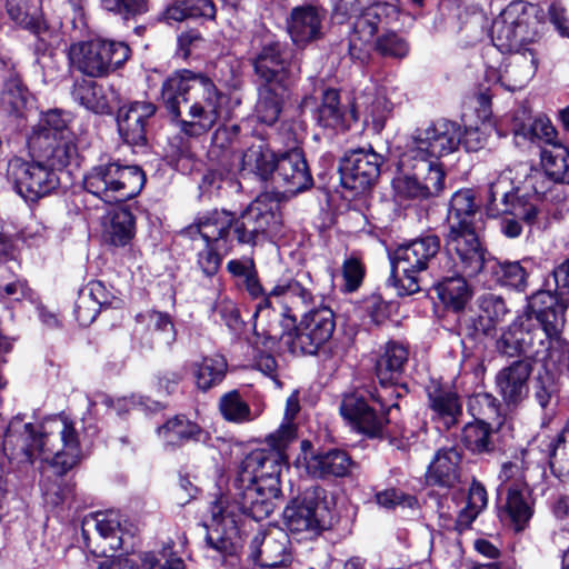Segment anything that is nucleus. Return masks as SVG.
<instances>
[{"mask_svg":"<svg viewBox=\"0 0 569 569\" xmlns=\"http://www.w3.org/2000/svg\"><path fill=\"white\" fill-rule=\"evenodd\" d=\"M244 288L247 292L250 295L251 298L257 299L261 298V301L256 307L254 318H256V325L254 327L258 328L259 323L262 322L264 316L270 315V298L269 293L264 295V290L262 288V284L260 283L257 271H253L252 274L247 277L243 280Z\"/></svg>","mask_w":569,"mask_h":569,"instance_id":"obj_59","label":"nucleus"},{"mask_svg":"<svg viewBox=\"0 0 569 569\" xmlns=\"http://www.w3.org/2000/svg\"><path fill=\"white\" fill-rule=\"evenodd\" d=\"M367 389H356L342 396L339 412L349 427L369 438L383 435L389 418L369 398Z\"/></svg>","mask_w":569,"mask_h":569,"instance_id":"obj_13","label":"nucleus"},{"mask_svg":"<svg viewBox=\"0 0 569 569\" xmlns=\"http://www.w3.org/2000/svg\"><path fill=\"white\" fill-rule=\"evenodd\" d=\"M27 104V90L17 76H11L0 94V109L9 114H21Z\"/></svg>","mask_w":569,"mask_h":569,"instance_id":"obj_54","label":"nucleus"},{"mask_svg":"<svg viewBox=\"0 0 569 569\" xmlns=\"http://www.w3.org/2000/svg\"><path fill=\"white\" fill-rule=\"evenodd\" d=\"M491 435V428L487 422L476 420L465 426L462 441L468 449L476 453L490 452L493 450Z\"/></svg>","mask_w":569,"mask_h":569,"instance_id":"obj_52","label":"nucleus"},{"mask_svg":"<svg viewBox=\"0 0 569 569\" xmlns=\"http://www.w3.org/2000/svg\"><path fill=\"white\" fill-rule=\"evenodd\" d=\"M6 12L12 22L34 34L46 30L40 0H6Z\"/></svg>","mask_w":569,"mask_h":569,"instance_id":"obj_40","label":"nucleus"},{"mask_svg":"<svg viewBox=\"0 0 569 569\" xmlns=\"http://www.w3.org/2000/svg\"><path fill=\"white\" fill-rule=\"evenodd\" d=\"M112 91L93 81L82 80L77 82L72 90V97L86 109L94 113H108L111 110Z\"/></svg>","mask_w":569,"mask_h":569,"instance_id":"obj_42","label":"nucleus"},{"mask_svg":"<svg viewBox=\"0 0 569 569\" xmlns=\"http://www.w3.org/2000/svg\"><path fill=\"white\" fill-rule=\"evenodd\" d=\"M316 119L320 127L331 132H345L358 120L356 107L348 110L340 103L339 93L335 89H328L322 96V101L317 108Z\"/></svg>","mask_w":569,"mask_h":569,"instance_id":"obj_30","label":"nucleus"},{"mask_svg":"<svg viewBox=\"0 0 569 569\" xmlns=\"http://www.w3.org/2000/svg\"><path fill=\"white\" fill-rule=\"evenodd\" d=\"M233 227V214L226 210H212L200 214L194 223L188 226L182 233L196 239L199 236L204 243H213L224 239Z\"/></svg>","mask_w":569,"mask_h":569,"instance_id":"obj_33","label":"nucleus"},{"mask_svg":"<svg viewBox=\"0 0 569 569\" xmlns=\"http://www.w3.org/2000/svg\"><path fill=\"white\" fill-rule=\"evenodd\" d=\"M269 297L283 298L292 303L308 305L311 301V292L295 279H281L269 292Z\"/></svg>","mask_w":569,"mask_h":569,"instance_id":"obj_55","label":"nucleus"},{"mask_svg":"<svg viewBox=\"0 0 569 569\" xmlns=\"http://www.w3.org/2000/svg\"><path fill=\"white\" fill-rule=\"evenodd\" d=\"M448 273L451 274L446 276L437 286L438 296L446 306L460 311L471 298V290L466 280L469 277L453 272L451 267H448Z\"/></svg>","mask_w":569,"mask_h":569,"instance_id":"obj_43","label":"nucleus"},{"mask_svg":"<svg viewBox=\"0 0 569 569\" xmlns=\"http://www.w3.org/2000/svg\"><path fill=\"white\" fill-rule=\"evenodd\" d=\"M392 186L396 196L400 199L425 200L435 197L429 191V189H433V183L430 182V186L426 187L409 169L401 168L400 173L393 179Z\"/></svg>","mask_w":569,"mask_h":569,"instance_id":"obj_50","label":"nucleus"},{"mask_svg":"<svg viewBox=\"0 0 569 569\" xmlns=\"http://www.w3.org/2000/svg\"><path fill=\"white\" fill-rule=\"evenodd\" d=\"M251 62L256 74L264 83L282 90L300 73V63L291 50L271 33L253 37Z\"/></svg>","mask_w":569,"mask_h":569,"instance_id":"obj_6","label":"nucleus"},{"mask_svg":"<svg viewBox=\"0 0 569 569\" xmlns=\"http://www.w3.org/2000/svg\"><path fill=\"white\" fill-rule=\"evenodd\" d=\"M326 18L323 9L306 6L295 8L290 16L288 30L297 46H305L322 34V22Z\"/></svg>","mask_w":569,"mask_h":569,"instance_id":"obj_31","label":"nucleus"},{"mask_svg":"<svg viewBox=\"0 0 569 569\" xmlns=\"http://www.w3.org/2000/svg\"><path fill=\"white\" fill-rule=\"evenodd\" d=\"M546 174L555 182L569 183V150L563 144L543 147L540 153Z\"/></svg>","mask_w":569,"mask_h":569,"instance_id":"obj_47","label":"nucleus"},{"mask_svg":"<svg viewBox=\"0 0 569 569\" xmlns=\"http://www.w3.org/2000/svg\"><path fill=\"white\" fill-rule=\"evenodd\" d=\"M157 107L149 101H134L118 110V131L124 142L140 146L146 142V121L154 116Z\"/></svg>","mask_w":569,"mask_h":569,"instance_id":"obj_25","label":"nucleus"},{"mask_svg":"<svg viewBox=\"0 0 569 569\" xmlns=\"http://www.w3.org/2000/svg\"><path fill=\"white\" fill-rule=\"evenodd\" d=\"M158 435L167 446L180 447L188 442H204L209 436L198 423L183 415H177L158 428Z\"/></svg>","mask_w":569,"mask_h":569,"instance_id":"obj_34","label":"nucleus"},{"mask_svg":"<svg viewBox=\"0 0 569 569\" xmlns=\"http://www.w3.org/2000/svg\"><path fill=\"white\" fill-rule=\"evenodd\" d=\"M431 420L439 429L449 430L462 416V401L458 393L448 387L433 385L427 390Z\"/></svg>","mask_w":569,"mask_h":569,"instance_id":"obj_26","label":"nucleus"},{"mask_svg":"<svg viewBox=\"0 0 569 569\" xmlns=\"http://www.w3.org/2000/svg\"><path fill=\"white\" fill-rule=\"evenodd\" d=\"M408 356V349L403 345L388 342L376 365L379 383H392L393 380H398L403 372Z\"/></svg>","mask_w":569,"mask_h":569,"instance_id":"obj_41","label":"nucleus"},{"mask_svg":"<svg viewBox=\"0 0 569 569\" xmlns=\"http://www.w3.org/2000/svg\"><path fill=\"white\" fill-rule=\"evenodd\" d=\"M397 381L398 380H393L392 383H380V387L375 388V391H370L369 395L370 400L377 403L380 411L383 412L387 418L392 409L399 408L396 399L401 397V388L397 387Z\"/></svg>","mask_w":569,"mask_h":569,"instance_id":"obj_58","label":"nucleus"},{"mask_svg":"<svg viewBox=\"0 0 569 569\" xmlns=\"http://www.w3.org/2000/svg\"><path fill=\"white\" fill-rule=\"evenodd\" d=\"M69 114L50 110L43 114L28 139L29 151L57 166H68L77 154L74 136L68 128Z\"/></svg>","mask_w":569,"mask_h":569,"instance_id":"obj_7","label":"nucleus"},{"mask_svg":"<svg viewBox=\"0 0 569 569\" xmlns=\"http://www.w3.org/2000/svg\"><path fill=\"white\" fill-rule=\"evenodd\" d=\"M493 126L490 121H483L481 127H466L461 130V144L467 151H478L485 147Z\"/></svg>","mask_w":569,"mask_h":569,"instance_id":"obj_61","label":"nucleus"},{"mask_svg":"<svg viewBox=\"0 0 569 569\" xmlns=\"http://www.w3.org/2000/svg\"><path fill=\"white\" fill-rule=\"evenodd\" d=\"M538 60L531 49L513 50L498 67H488L486 79L508 91L521 90L533 78Z\"/></svg>","mask_w":569,"mask_h":569,"instance_id":"obj_16","label":"nucleus"},{"mask_svg":"<svg viewBox=\"0 0 569 569\" xmlns=\"http://www.w3.org/2000/svg\"><path fill=\"white\" fill-rule=\"evenodd\" d=\"M30 154V160L16 157L8 162L7 179L24 200L37 201L59 186L57 171L66 166H56L53 159Z\"/></svg>","mask_w":569,"mask_h":569,"instance_id":"obj_8","label":"nucleus"},{"mask_svg":"<svg viewBox=\"0 0 569 569\" xmlns=\"http://www.w3.org/2000/svg\"><path fill=\"white\" fill-rule=\"evenodd\" d=\"M286 460V455L269 448L256 449L248 453L242 460L239 473L248 482L253 478L256 482H263L269 486V481L276 482L274 487L280 488L281 467Z\"/></svg>","mask_w":569,"mask_h":569,"instance_id":"obj_23","label":"nucleus"},{"mask_svg":"<svg viewBox=\"0 0 569 569\" xmlns=\"http://www.w3.org/2000/svg\"><path fill=\"white\" fill-rule=\"evenodd\" d=\"M319 493V488H309L284 508L283 523L292 535L308 539L319 536L326 528Z\"/></svg>","mask_w":569,"mask_h":569,"instance_id":"obj_15","label":"nucleus"},{"mask_svg":"<svg viewBox=\"0 0 569 569\" xmlns=\"http://www.w3.org/2000/svg\"><path fill=\"white\" fill-rule=\"evenodd\" d=\"M440 250V239L428 234L399 246L391 254V283L399 295L420 290V273L426 271Z\"/></svg>","mask_w":569,"mask_h":569,"instance_id":"obj_5","label":"nucleus"},{"mask_svg":"<svg viewBox=\"0 0 569 569\" xmlns=\"http://www.w3.org/2000/svg\"><path fill=\"white\" fill-rule=\"evenodd\" d=\"M146 317L149 330L151 332L158 333V339L160 342L164 345H171L174 341V327L167 313L149 311Z\"/></svg>","mask_w":569,"mask_h":569,"instance_id":"obj_60","label":"nucleus"},{"mask_svg":"<svg viewBox=\"0 0 569 569\" xmlns=\"http://www.w3.org/2000/svg\"><path fill=\"white\" fill-rule=\"evenodd\" d=\"M486 267H489L497 281L502 286H508L517 290H523L527 286L528 273L520 262H497L495 260H488Z\"/></svg>","mask_w":569,"mask_h":569,"instance_id":"obj_53","label":"nucleus"},{"mask_svg":"<svg viewBox=\"0 0 569 569\" xmlns=\"http://www.w3.org/2000/svg\"><path fill=\"white\" fill-rule=\"evenodd\" d=\"M233 231L241 243H253L256 238L261 234L258 229L257 213H253L251 203L239 218H233Z\"/></svg>","mask_w":569,"mask_h":569,"instance_id":"obj_57","label":"nucleus"},{"mask_svg":"<svg viewBox=\"0 0 569 569\" xmlns=\"http://www.w3.org/2000/svg\"><path fill=\"white\" fill-rule=\"evenodd\" d=\"M218 408L226 421L238 425L251 422L259 416V413L252 412L250 406L237 390L223 393L219 399Z\"/></svg>","mask_w":569,"mask_h":569,"instance_id":"obj_48","label":"nucleus"},{"mask_svg":"<svg viewBox=\"0 0 569 569\" xmlns=\"http://www.w3.org/2000/svg\"><path fill=\"white\" fill-rule=\"evenodd\" d=\"M532 366L526 360H516L496 376V388L508 408H517L529 393L528 381Z\"/></svg>","mask_w":569,"mask_h":569,"instance_id":"obj_21","label":"nucleus"},{"mask_svg":"<svg viewBox=\"0 0 569 569\" xmlns=\"http://www.w3.org/2000/svg\"><path fill=\"white\" fill-rule=\"evenodd\" d=\"M272 181L288 196L309 189L313 180L302 151L292 149L281 154L277 160Z\"/></svg>","mask_w":569,"mask_h":569,"instance_id":"obj_20","label":"nucleus"},{"mask_svg":"<svg viewBox=\"0 0 569 569\" xmlns=\"http://www.w3.org/2000/svg\"><path fill=\"white\" fill-rule=\"evenodd\" d=\"M228 363L221 355L204 356L191 365L196 386L201 391H208L220 385L227 373Z\"/></svg>","mask_w":569,"mask_h":569,"instance_id":"obj_38","label":"nucleus"},{"mask_svg":"<svg viewBox=\"0 0 569 569\" xmlns=\"http://www.w3.org/2000/svg\"><path fill=\"white\" fill-rule=\"evenodd\" d=\"M370 0H339L335 7V17L341 18L357 16L353 24V33L350 38V51L360 44L370 43L373 40L383 19L395 12V8L388 3H375L369 6Z\"/></svg>","mask_w":569,"mask_h":569,"instance_id":"obj_14","label":"nucleus"},{"mask_svg":"<svg viewBox=\"0 0 569 569\" xmlns=\"http://www.w3.org/2000/svg\"><path fill=\"white\" fill-rule=\"evenodd\" d=\"M549 326H543L531 318V328L529 331L526 357L536 360H551L561 362L565 360L566 341L561 338L562 330H549Z\"/></svg>","mask_w":569,"mask_h":569,"instance_id":"obj_24","label":"nucleus"},{"mask_svg":"<svg viewBox=\"0 0 569 569\" xmlns=\"http://www.w3.org/2000/svg\"><path fill=\"white\" fill-rule=\"evenodd\" d=\"M23 455L32 463L37 459L49 462L58 475H64L81 459V446L74 422L57 416L42 423L37 432L31 423L24 425Z\"/></svg>","mask_w":569,"mask_h":569,"instance_id":"obj_2","label":"nucleus"},{"mask_svg":"<svg viewBox=\"0 0 569 569\" xmlns=\"http://www.w3.org/2000/svg\"><path fill=\"white\" fill-rule=\"evenodd\" d=\"M400 166L412 171L413 176H417L426 187H429L430 182L433 183V189H429V191L435 197L442 191L445 170L438 160L427 157L412 158L409 156V149H406Z\"/></svg>","mask_w":569,"mask_h":569,"instance_id":"obj_37","label":"nucleus"},{"mask_svg":"<svg viewBox=\"0 0 569 569\" xmlns=\"http://www.w3.org/2000/svg\"><path fill=\"white\" fill-rule=\"evenodd\" d=\"M272 480L269 486L263 482H256L249 478L248 482L238 472L234 481V498L239 509L257 521L268 518L274 509V499L279 497L280 488L274 487Z\"/></svg>","mask_w":569,"mask_h":569,"instance_id":"obj_18","label":"nucleus"},{"mask_svg":"<svg viewBox=\"0 0 569 569\" xmlns=\"http://www.w3.org/2000/svg\"><path fill=\"white\" fill-rule=\"evenodd\" d=\"M376 49L383 57L402 59L409 53L410 47L402 36L389 31L377 38Z\"/></svg>","mask_w":569,"mask_h":569,"instance_id":"obj_56","label":"nucleus"},{"mask_svg":"<svg viewBox=\"0 0 569 569\" xmlns=\"http://www.w3.org/2000/svg\"><path fill=\"white\" fill-rule=\"evenodd\" d=\"M381 163L382 157L372 149L346 153L339 168L342 186L356 192L367 190L379 177Z\"/></svg>","mask_w":569,"mask_h":569,"instance_id":"obj_19","label":"nucleus"},{"mask_svg":"<svg viewBox=\"0 0 569 569\" xmlns=\"http://www.w3.org/2000/svg\"><path fill=\"white\" fill-rule=\"evenodd\" d=\"M366 269L363 263L356 257L347 258L342 263L343 289L347 292L356 291L362 283Z\"/></svg>","mask_w":569,"mask_h":569,"instance_id":"obj_64","label":"nucleus"},{"mask_svg":"<svg viewBox=\"0 0 569 569\" xmlns=\"http://www.w3.org/2000/svg\"><path fill=\"white\" fill-rule=\"evenodd\" d=\"M136 234V220L127 208L110 211L103 220V238L114 247H124Z\"/></svg>","mask_w":569,"mask_h":569,"instance_id":"obj_36","label":"nucleus"},{"mask_svg":"<svg viewBox=\"0 0 569 569\" xmlns=\"http://www.w3.org/2000/svg\"><path fill=\"white\" fill-rule=\"evenodd\" d=\"M445 248L453 272L476 277L488 262L477 226L449 227Z\"/></svg>","mask_w":569,"mask_h":569,"instance_id":"obj_11","label":"nucleus"},{"mask_svg":"<svg viewBox=\"0 0 569 569\" xmlns=\"http://www.w3.org/2000/svg\"><path fill=\"white\" fill-rule=\"evenodd\" d=\"M352 467L353 462L349 455L339 449L318 453L308 461L309 471L319 478L346 477Z\"/></svg>","mask_w":569,"mask_h":569,"instance_id":"obj_39","label":"nucleus"},{"mask_svg":"<svg viewBox=\"0 0 569 569\" xmlns=\"http://www.w3.org/2000/svg\"><path fill=\"white\" fill-rule=\"evenodd\" d=\"M531 9L523 1H512L492 21L490 36L499 50H522V44L535 40L537 32L530 28Z\"/></svg>","mask_w":569,"mask_h":569,"instance_id":"obj_10","label":"nucleus"},{"mask_svg":"<svg viewBox=\"0 0 569 569\" xmlns=\"http://www.w3.org/2000/svg\"><path fill=\"white\" fill-rule=\"evenodd\" d=\"M274 84H267L259 90V99L256 103L254 114L261 123L271 126L277 122L282 110V93Z\"/></svg>","mask_w":569,"mask_h":569,"instance_id":"obj_49","label":"nucleus"},{"mask_svg":"<svg viewBox=\"0 0 569 569\" xmlns=\"http://www.w3.org/2000/svg\"><path fill=\"white\" fill-rule=\"evenodd\" d=\"M101 6L124 19L142 14L148 10L146 0H101Z\"/></svg>","mask_w":569,"mask_h":569,"instance_id":"obj_63","label":"nucleus"},{"mask_svg":"<svg viewBox=\"0 0 569 569\" xmlns=\"http://www.w3.org/2000/svg\"><path fill=\"white\" fill-rule=\"evenodd\" d=\"M81 530L84 540H89L90 535L96 533L106 541V547L101 549L102 555H106L108 550L114 551L121 547L120 520L113 512L87 516L82 521Z\"/></svg>","mask_w":569,"mask_h":569,"instance_id":"obj_35","label":"nucleus"},{"mask_svg":"<svg viewBox=\"0 0 569 569\" xmlns=\"http://www.w3.org/2000/svg\"><path fill=\"white\" fill-rule=\"evenodd\" d=\"M288 536L280 529L257 533L251 541L252 558L262 567L276 568L289 559Z\"/></svg>","mask_w":569,"mask_h":569,"instance_id":"obj_28","label":"nucleus"},{"mask_svg":"<svg viewBox=\"0 0 569 569\" xmlns=\"http://www.w3.org/2000/svg\"><path fill=\"white\" fill-rule=\"evenodd\" d=\"M335 328L333 311L321 307L306 313L292 331L283 332L277 325L262 330L267 339L281 340L291 353L313 356L331 339Z\"/></svg>","mask_w":569,"mask_h":569,"instance_id":"obj_4","label":"nucleus"},{"mask_svg":"<svg viewBox=\"0 0 569 569\" xmlns=\"http://www.w3.org/2000/svg\"><path fill=\"white\" fill-rule=\"evenodd\" d=\"M130 57L123 42L93 39L73 43L69 60L73 69L90 78H101L122 67Z\"/></svg>","mask_w":569,"mask_h":569,"instance_id":"obj_9","label":"nucleus"},{"mask_svg":"<svg viewBox=\"0 0 569 569\" xmlns=\"http://www.w3.org/2000/svg\"><path fill=\"white\" fill-rule=\"evenodd\" d=\"M513 182L509 174L501 173L492 181L488 190L486 209L489 216L497 217L509 213L522 219L528 224L537 220L538 208L531 202L513 194Z\"/></svg>","mask_w":569,"mask_h":569,"instance_id":"obj_17","label":"nucleus"},{"mask_svg":"<svg viewBox=\"0 0 569 569\" xmlns=\"http://www.w3.org/2000/svg\"><path fill=\"white\" fill-rule=\"evenodd\" d=\"M160 99L181 132L199 137L219 121L223 96L207 74L181 69L162 82Z\"/></svg>","mask_w":569,"mask_h":569,"instance_id":"obj_1","label":"nucleus"},{"mask_svg":"<svg viewBox=\"0 0 569 569\" xmlns=\"http://www.w3.org/2000/svg\"><path fill=\"white\" fill-rule=\"evenodd\" d=\"M146 182L137 166L108 161L92 167L83 177L84 189L106 203L130 200L138 196Z\"/></svg>","mask_w":569,"mask_h":569,"instance_id":"obj_3","label":"nucleus"},{"mask_svg":"<svg viewBox=\"0 0 569 569\" xmlns=\"http://www.w3.org/2000/svg\"><path fill=\"white\" fill-rule=\"evenodd\" d=\"M531 315H523L515 320L497 341L498 350L509 357L525 355L531 328Z\"/></svg>","mask_w":569,"mask_h":569,"instance_id":"obj_44","label":"nucleus"},{"mask_svg":"<svg viewBox=\"0 0 569 569\" xmlns=\"http://www.w3.org/2000/svg\"><path fill=\"white\" fill-rule=\"evenodd\" d=\"M525 137L531 141H539L546 143V147L552 144H561L557 140V130L548 119H536L529 127L527 132H523Z\"/></svg>","mask_w":569,"mask_h":569,"instance_id":"obj_62","label":"nucleus"},{"mask_svg":"<svg viewBox=\"0 0 569 569\" xmlns=\"http://www.w3.org/2000/svg\"><path fill=\"white\" fill-rule=\"evenodd\" d=\"M277 157L263 142L251 144L242 154V169L258 174L261 179H272Z\"/></svg>","mask_w":569,"mask_h":569,"instance_id":"obj_45","label":"nucleus"},{"mask_svg":"<svg viewBox=\"0 0 569 569\" xmlns=\"http://www.w3.org/2000/svg\"><path fill=\"white\" fill-rule=\"evenodd\" d=\"M461 144V127L455 121L438 120L416 129L406 149L412 158L427 157L439 161L453 153Z\"/></svg>","mask_w":569,"mask_h":569,"instance_id":"obj_12","label":"nucleus"},{"mask_svg":"<svg viewBox=\"0 0 569 569\" xmlns=\"http://www.w3.org/2000/svg\"><path fill=\"white\" fill-rule=\"evenodd\" d=\"M462 456L457 448L439 449L426 472V480L429 485L443 488H455L461 482Z\"/></svg>","mask_w":569,"mask_h":569,"instance_id":"obj_29","label":"nucleus"},{"mask_svg":"<svg viewBox=\"0 0 569 569\" xmlns=\"http://www.w3.org/2000/svg\"><path fill=\"white\" fill-rule=\"evenodd\" d=\"M478 206L475 202L473 191L459 190L453 193L447 216L448 227L476 226Z\"/></svg>","mask_w":569,"mask_h":569,"instance_id":"obj_46","label":"nucleus"},{"mask_svg":"<svg viewBox=\"0 0 569 569\" xmlns=\"http://www.w3.org/2000/svg\"><path fill=\"white\" fill-rule=\"evenodd\" d=\"M507 497L499 512L502 521L509 522L516 530H522L533 515V499L528 485L522 482L507 488Z\"/></svg>","mask_w":569,"mask_h":569,"instance_id":"obj_32","label":"nucleus"},{"mask_svg":"<svg viewBox=\"0 0 569 569\" xmlns=\"http://www.w3.org/2000/svg\"><path fill=\"white\" fill-rule=\"evenodd\" d=\"M555 293L551 290H539L533 293L529 300V312L533 320L549 326V330H562L565 326L566 302L563 296L555 284Z\"/></svg>","mask_w":569,"mask_h":569,"instance_id":"obj_27","label":"nucleus"},{"mask_svg":"<svg viewBox=\"0 0 569 569\" xmlns=\"http://www.w3.org/2000/svg\"><path fill=\"white\" fill-rule=\"evenodd\" d=\"M253 213H257L258 229L261 234H277L282 224L281 212L279 206L267 198H258L251 202Z\"/></svg>","mask_w":569,"mask_h":569,"instance_id":"obj_51","label":"nucleus"},{"mask_svg":"<svg viewBox=\"0 0 569 569\" xmlns=\"http://www.w3.org/2000/svg\"><path fill=\"white\" fill-rule=\"evenodd\" d=\"M477 313L465 316L462 321L471 336L492 335L498 326L509 315V309L501 296L488 292L481 295L477 301Z\"/></svg>","mask_w":569,"mask_h":569,"instance_id":"obj_22","label":"nucleus"}]
</instances>
